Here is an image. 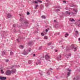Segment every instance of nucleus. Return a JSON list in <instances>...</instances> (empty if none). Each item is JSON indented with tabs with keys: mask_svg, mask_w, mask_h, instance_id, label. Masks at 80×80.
I'll list each match as a JSON object with an SVG mask.
<instances>
[{
	"mask_svg": "<svg viewBox=\"0 0 80 80\" xmlns=\"http://www.w3.org/2000/svg\"><path fill=\"white\" fill-rule=\"evenodd\" d=\"M20 21L21 22H23L25 24H28L29 23L28 21L27 20V19H25V18L23 17L22 18H21Z\"/></svg>",
	"mask_w": 80,
	"mask_h": 80,
	"instance_id": "f257e3e1",
	"label": "nucleus"
},
{
	"mask_svg": "<svg viewBox=\"0 0 80 80\" xmlns=\"http://www.w3.org/2000/svg\"><path fill=\"white\" fill-rule=\"evenodd\" d=\"M16 72V69H13L12 71V72L9 70H8L6 72V74L7 75H11V73H15Z\"/></svg>",
	"mask_w": 80,
	"mask_h": 80,
	"instance_id": "f03ea898",
	"label": "nucleus"
},
{
	"mask_svg": "<svg viewBox=\"0 0 80 80\" xmlns=\"http://www.w3.org/2000/svg\"><path fill=\"white\" fill-rule=\"evenodd\" d=\"M66 14L68 15H70V13H71L72 15H74V14H75L74 12H68V11H66Z\"/></svg>",
	"mask_w": 80,
	"mask_h": 80,
	"instance_id": "7ed1b4c3",
	"label": "nucleus"
},
{
	"mask_svg": "<svg viewBox=\"0 0 80 80\" xmlns=\"http://www.w3.org/2000/svg\"><path fill=\"white\" fill-rule=\"evenodd\" d=\"M71 48H72V49H74V51H76L77 50V48H75V47L73 44L71 45Z\"/></svg>",
	"mask_w": 80,
	"mask_h": 80,
	"instance_id": "20e7f679",
	"label": "nucleus"
},
{
	"mask_svg": "<svg viewBox=\"0 0 80 80\" xmlns=\"http://www.w3.org/2000/svg\"><path fill=\"white\" fill-rule=\"evenodd\" d=\"M7 17L8 18H10L12 17V15L10 13H8L7 15Z\"/></svg>",
	"mask_w": 80,
	"mask_h": 80,
	"instance_id": "39448f33",
	"label": "nucleus"
},
{
	"mask_svg": "<svg viewBox=\"0 0 80 80\" xmlns=\"http://www.w3.org/2000/svg\"><path fill=\"white\" fill-rule=\"evenodd\" d=\"M7 79V77H3L2 76H0V80H6Z\"/></svg>",
	"mask_w": 80,
	"mask_h": 80,
	"instance_id": "423d86ee",
	"label": "nucleus"
},
{
	"mask_svg": "<svg viewBox=\"0 0 80 80\" xmlns=\"http://www.w3.org/2000/svg\"><path fill=\"white\" fill-rule=\"evenodd\" d=\"M45 58L47 60H49L50 59V56L48 55H46Z\"/></svg>",
	"mask_w": 80,
	"mask_h": 80,
	"instance_id": "0eeeda50",
	"label": "nucleus"
},
{
	"mask_svg": "<svg viewBox=\"0 0 80 80\" xmlns=\"http://www.w3.org/2000/svg\"><path fill=\"white\" fill-rule=\"evenodd\" d=\"M74 35H75L76 36L77 35H79V33H78V31H75Z\"/></svg>",
	"mask_w": 80,
	"mask_h": 80,
	"instance_id": "6e6552de",
	"label": "nucleus"
},
{
	"mask_svg": "<svg viewBox=\"0 0 80 80\" xmlns=\"http://www.w3.org/2000/svg\"><path fill=\"white\" fill-rule=\"evenodd\" d=\"M40 8L42 9H43V6L42 5H41Z\"/></svg>",
	"mask_w": 80,
	"mask_h": 80,
	"instance_id": "1a4fd4ad",
	"label": "nucleus"
},
{
	"mask_svg": "<svg viewBox=\"0 0 80 80\" xmlns=\"http://www.w3.org/2000/svg\"><path fill=\"white\" fill-rule=\"evenodd\" d=\"M42 18H44V19H45L46 18V17L45 16H42Z\"/></svg>",
	"mask_w": 80,
	"mask_h": 80,
	"instance_id": "9d476101",
	"label": "nucleus"
},
{
	"mask_svg": "<svg viewBox=\"0 0 80 80\" xmlns=\"http://www.w3.org/2000/svg\"><path fill=\"white\" fill-rule=\"evenodd\" d=\"M50 30V29L49 28H48L47 29H46V32H48V30Z\"/></svg>",
	"mask_w": 80,
	"mask_h": 80,
	"instance_id": "9b49d317",
	"label": "nucleus"
},
{
	"mask_svg": "<svg viewBox=\"0 0 80 80\" xmlns=\"http://www.w3.org/2000/svg\"><path fill=\"white\" fill-rule=\"evenodd\" d=\"M37 1H38V2H40V3H42V1H40V0H37Z\"/></svg>",
	"mask_w": 80,
	"mask_h": 80,
	"instance_id": "f8f14e48",
	"label": "nucleus"
},
{
	"mask_svg": "<svg viewBox=\"0 0 80 80\" xmlns=\"http://www.w3.org/2000/svg\"><path fill=\"white\" fill-rule=\"evenodd\" d=\"M51 44H52V42H50L48 44V46H49V45H51Z\"/></svg>",
	"mask_w": 80,
	"mask_h": 80,
	"instance_id": "ddd939ff",
	"label": "nucleus"
},
{
	"mask_svg": "<svg viewBox=\"0 0 80 80\" xmlns=\"http://www.w3.org/2000/svg\"><path fill=\"white\" fill-rule=\"evenodd\" d=\"M20 48H21L22 49H23V46L22 45H21L20 46Z\"/></svg>",
	"mask_w": 80,
	"mask_h": 80,
	"instance_id": "4468645a",
	"label": "nucleus"
},
{
	"mask_svg": "<svg viewBox=\"0 0 80 80\" xmlns=\"http://www.w3.org/2000/svg\"><path fill=\"white\" fill-rule=\"evenodd\" d=\"M55 12H59L60 11V9H56V10H55Z\"/></svg>",
	"mask_w": 80,
	"mask_h": 80,
	"instance_id": "2eb2a0df",
	"label": "nucleus"
},
{
	"mask_svg": "<svg viewBox=\"0 0 80 80\" xmlns=\"http://www.w3.org/2000/svg\"><path fill=\"white\" fill-rule=\"evenodd\" d=\"M28 63H29V64H30V63H32V61H29L28 62Z\"/></svg>",
	"mask_w": 80,
	"mask_h": 80,
	"instance_id": "dca6fc26",
	"label": "nucleus"
},
{
	"mask_svg": "<svg viewBox=\"0 0 80 80\" xmlns=\"http://www.w3.org/2000/svg\"><path fill=\"white\" fill-rule=\"evenodd\" d=\"M70 7H73V5L72 4H70Z\"/></svg>",
	"mask_w": 80,
	"mask_h": 80,
	"instance_id": "f3484780",
	"label": "nucleus"
},
{
	"mask_svg": "<svg viewBox=\"0 0 80 80\" xmlns=\"http://www.w3.org/2000/svg\"><path fill=\"white\" fill-rule=\"evenodd\" d=\"M73 10V11H74L75 12H77V9H74Z\"/></svg>",
	"mask_w": 80,
	"mask_h": 80,
	"instance_id": "a211bd4d",
	"label": "nucleus"
},
{
	"mask_svg": "<svg viewBox=\"0 0 80 80\" xmlns=\"http://www.w3.org/2000/svg\"><path fill=\"white\" fill-rule=\"evenodd\" d=\"M25 53V52H23V54L24 55H27V54H28V53H27L26 52H24Z\"/></svg>",
	"mask_w": 80,
	"mask_h": 80,
	"instance_id": "6ab92c4d",
	"label": "nucleus"
},
{
	"mask_svg": "<svg viewBox=\"0 0 80 80\" xmlns=\"http://www.w3.org/2000/svg\"><path fill=\"white\" fill-rule=\"evenodd\" d=\"M44 38H45V39H47V38H47V36H45L44 37Z\"/></svg>",
	"mask_w": 80,
	"mask_h": 80,
	"instance_id": "aec40b11",
	"label": "nucleus"
},
{
	"mask_svg": "<svg viewBox=\"0 0 80 80\" xmlns=\"http://www.w3.org/2000/svg\"><path fill=\"white\" fill-rule=\"evenodd\" d=\"M27 15H30V12H28L27 13Z\"/></svg>",
	"mask_w": 80,
	"mask_h": 80,
	"instance_id": "412c9836",
	"label": "nucleus"
},
{
	"mask_svg": "<svg viewBox=\"0 0 80 80\" xmlns=\"http://www.w3.org/2000/svg\"><path fill=\"white\" fill-rule=\"evenodd\" d=\"M14 33H16L17 32V30H16V29H14Z\"/></svg>",
	"mask_w": 80,
	"mask_h": 80,
	"instance_id": "4be33fe9",
	"label": "nucleus"
},
{
	"mask_svg": "<svg viewBox=\"0 0 80 80\" xmlns=\"http://www.w3.org/2000/svg\"><path fill=\"white\" fill-rule=\"evenodd\" d=\"M70 75V72H68V76H69Z\"/></svg>",
	"mask_w": 80,
	"mask_h": 80,
	"instance_id": "5701e85b",
	"label": "nucleus"
},
{
	"mask_svg": "<svg viewBox=\"0 0 80 80\" xmlns=\"http://www.w3.org/2000/svg\"><path fill=\"white\" fill-rule=\"evenodd\" d=\"M38 7V5L37 4L36 5V6L35 8V9H36Z\"/></svg>",
	"mask_w": 80,
	"mask_h": 80,
	"instance_id": "b1692460",
	"label": "nucleus"
},
{
	"mask_svg": "<svg viewBox=\"0 0 80 80\" xmlns=\"http://www.w3.org/2000/svg\"><path fill=\"white\" fill-rule=\"evenodd\" d=\"M40 38L38 37H37V38H36V40H38V39H40Z\"/></svg>",
	"mask_w": 80,
	"mask_h": 80,
	"instance_id": "393cba45",
	"label": "nucleus"
},
{
	"mask_svg": "<svg viewBox=\"0 0 80 80\" xmlns=\"http://www.w3.org/2000/svg\"><path fill=\"white\" fill-rule=\"evenodd\" d=\"M13 52H10V55H13Z\"/></svg>",
	"mask_w": 80,
	"mask_h": 80,
	"instance_id": "a878e982",
	"label": "nucleus"
},
{
	"mask_svg": "<svg viewBox=\"0 0 80 80\" xmlns=\"http://www.w3.org/2000/svg\"><path fill=\"white\" fill-rule=\"evenodd\" d=\"M1 73H3L4 72H3V70H1Z\"/></svg>",
	"mask_w": 80,
	"mask_h": 80,
	"instance_id": "bb28decb",
	"label": "nucleus"
},
{
	"mask_svg": "<svg viewBox=\"0 0 80 80\" xmlns=\"http://www.w3.org/2000/svg\"><path fill=\"white\" fill-rule=\"evenodd\" d=\"M48 75H50V71H48Z\"/></svg>",
	"mask_w": 80,
	"mask_h": 80,
	"instance_id": "cd10ccee",
	"label": "nucleus"
},
{
	"mask_svg": "<svg viewBox=\"0 0 80 80\" xmlns=\"http://www.w3.org/2000/svg\"><path fill=\"white\" fill-rule=\"evenodd\" d=\"M46 5L47 6V7H48V6H49V4H48V3H47L46 4Z\"/></svg>",
	"mask_w": 80,
	"mask_h": 80,
	"instance_id": "c85d7f7f",
	"label": "nucleus"
},
{
	"mask_svg": "<svg viewBox=\"0 0 80 80\" xmlns=\"http://www.w3.org/2000/svg\"><path fill=\"white\" fill-rule=\"evenodd\" d=\"M41 35L42 36H44L45 35H44V34H43V33H41Z\"/></svg>",
	"mask_w": 80,
	"mask_h": 80,
	"instance_id": "c756f323",
	"label": "nucleus"
},
{
	"mask_svg": "<svg viewBox=\"0 0 80 80\" xmlns=\"http://www.w3.org/2000/svg\"><path fill=\"white\" fill-rule=\"evenodd\" d=\"M71 22H73V21H75V20L73 19H72V20H71Z\"/></svg>",
	"mask_w": 80,
	"mask_h": 80,
	"instance_id": "7c9ffc66",
	"label": "nucleus"
},
{
	"mask_svg": "<svg viewBox=\"0 0 80 80\" xmlns=\"http://www.w3.org/2000/svg\"><path fill=\"white\" fill-rule=\"evenodd\" d=\"M17 26V25H15V24H14L13 25V27H15L16 26Z\"/></svg>",
	"mask_w": 80,
	"mask_h": 80,
	"instance_id": "2f4dec72",
	"label": "nucleus"
},
{
	"mask_svg": "<svg viewBox=\"0 0 80 80\" xmlns=\"http://www.w3.org/2000/svg\"><path fill=\"white\" fill-rule=\"evenodd\" d=\"M40 75H43V72H41V73H40Z\"/></svg>",
	"mask_w": 80,
	"mask_h": 80,
	"instance_id": "473e14b6",
	"label": "nucleus"
},
{
	"mask_svg": "<svg viewBox=\"0 0 80 80\" xmlns=\"http://www.w3.org/2000/svg\"><path fill=\"white\" fill-rule=\"evenodd\" d=\"M40 63H41V62H39L38 63H36V65H37L38 64H40Z\"/></svg>",
	"mask_w": 80,
	"mask_h": 80,
	"instance_id": "72a5a7b5",
	"label": "nucleus"
},
{
	"mask_svg": "<svg viewBox=\"0 0 80 80\" xmlns=\"http://www.w3.org/2000/svg\"><path fill=\"white\" fill-rule=\"evenodd\" d=\"M8 61H9V60H8V59L6 60V62H8Z\"/></svg>",
	"mask_w": 80,
	"mask_h": 80,
	"instance_id": "f704fd0d",
	"label": "nucleus"
},
{
	"mask_svg": "<svg viewBox=\"0 0 80 80\" xmlns=\"http://www.w3.org/2000/svg\"><path fill=\"white\" fill-rule=\"evenodd\" d=\"M66 35H67V36H68V34L66 33Z\"/></svg>",
	"mask_w": 80,
	"mask_h": 80,
	"instance_id": "c9c22d12",
	"label": "nucleus"
},
{
	"mask_svg": "<svg viewBox=\"0 0 80 80\" xmlns=\"http://www.w3.org/2000/svg\"><path fill=\"white\" fill-rule=\"evenodd\" d=\"M35 3H38V2L36 1H35Z\"/></svg>",
	"mask_w": 80,
	"mask_h": 80,
	"instance_id": "e433bc0d",
	"label": "nucleus"
},
{
	"mask_svg": "<svg viewBox=\"0 0 80 80\" xmlns=\"http://www.w3.org/2000/svg\"><path fill=\"white\" fill-rule=\"evenodd\" d=\"M41 48H41V47H39V50H40V49H41Z\"/></svg>",
	"mask_w": 80,
	"mask_h": 80,
	"instance_id": "4c0bfd02",
	"label": "nucleus"
},
{
	"mask_svg": "<svg viewBox=\"0 0 80 80\" xmlns=\"http://www.w3.org/2000/svg\"><path fill=\"white\" fill-rule=\"evenodd\" d=\"M57 34V35H59V34H60V33H59V32H58Z\"/></svg>",
	"mask_w": 80,
	"mask_h": 80,
	"instance_id": "58836bf2",
	"label": "nucleus"
},
{
	"mask_svg": "<svg viewBox=\"0 0 80 80\" xmlns=\"http://www.w3.org/2000/svg\"><path fill=\"white\" fill-rule=\"evenodd\" d=\"M31 49H30L29 50V52H30V51H31Z\"/></svg>",
	"mask_w": 80,
	"mask_h": 80,
	"instance_id": "ea45409f",
	"label": "nucleus"
},
{
	"mask_svg": "<svg viewBox=\"0 0 80 80\" xmlns=\"http://www.w3.org/2000/svg\"><path fill=\"white\" fill-rule=\"evenodd\" d=\"M57 8H60V7H57Z\"/></svg>",
	"mask_w": 80,
	"mask_h": 80,
	"instance_id": "a19ab883",
	"label": "nucleus"
},
{
	"mask_svg": "<svg viewBox=\"0 0 80 80\" xmlns=\"http://www.w3.org/2000/svg\"><path fill=\"white\" fill-rule=\"evenodd\" d=\"M80 24H78V27H80Z\"/></svg>",
	"mask_w": 80,
	"mask_h": 80,
	"instance_id": "79ce46f5",
	"label": "nucleus"
},
{
	"mask_svg": "<svg viewBox=\"0 0 80 80\" xmlns=\"http://www.w3.org/2000/svg\"><path fill=\"white\" fill-rule=\"evenodd\" d=\"M55 52H58V51L57 50H55Z\"/></svg>",
	"mask_w": 80,
	"mask_h": 80,
	"instance_id": "37998d69",
	"label": "nucleus"
},
{
	"mask_svg": "<svg viewBox=\"0 0 80 80\" xmlns=\"http://www.w3.org/2000/svg\"><path fill=\"white\" fill-rule=\"evenodd\" d=\"M64 3H66V1H64Z\"/></svg>",
	"mask_w": 80,
	"mask_h": 80,
	"instance_id": "c03bdc74",
	"label": "nucleus"
},
{
	"mask_svg": "<svg viewBox=\"0 0 80 80\" xmlns=\"http://www.w3.org/2000/svg\"><path fill=\"white\" fill-rule=\"evenodd\" d=\"M77 80H79V78H77Z\"/></svg>",
	"mask_w": 80,
	"mask_h": 80,
	"instance_id": "a18cd8bd",
	"label": "nucleus"
},
{
	"mask_svg": "<svg viewBox=\"0 0 80 80\" xmlns=\"http://www.w3.org/2000/svg\"><path fill=\"white\" fill-rule=\"evenodd\" d=\"M46 2H48V0H46Z\"/></svg>",
	"mask_w": 80,
	"mask_h": 80,
	"instance_id": "49530a36",
	"label": "nucleus"
},
{
	"mask_svg": "<svg viewBox=\"0 0 80 80\" xmlns=\"http://www.w3.org/2000/svg\"><path fill=\"white\" fill-rule=\"evenodd\" d=\"M33 55L34 57H35V54H34Z\"/></svg>",
	"mask_w": 80,
	"mask_h": 80,
	"instance_id": "de8ad7c7",
	"label": "nucleus"
},
{
	"mask_svg": "<svg viewBox=\"0 0 80 80\" xmlns=\"http://www.w3.org/2000/svg\"><path fill=\"white\" fill-rule=\"evenodd\" d=\"M68 71H69V72H70V71H71V70H68Z\"/></svg>",
	"mask_w": 80,
	"mask_h": 80,
	"instance_id": "09e8293b",
	"label": "nucleus"
},
{
	"mask_svg": "<svg viewBox=\"0 0 80 80\" xmlns=\"http://www.w3.org/2000/svg\"><path fill=\"white\" fill-rule=\"evenodd\" d=\"M59 57H60H60H61V55H60Z\"/></svg>",
	"mask_w": 80,
	"mask_h": 80,
	"instance_id": "8fccbe9b",
	"label": "nucleus"
},
{
	"mask_svg": "<svg viewBox=\"0 0 80 80\" xmlns=\"http://www.w3.org/2000/svg\"><path fill=\"white\" fill-rule=\"evenodd\" d=\"M78 21H79V22H80V19H79V20H78Z\"/></svg>",
	"mask_w": 80,
	"mask_h": 80,
	"instance_id": "3c124183",
	"label": "nucleus"
},
{
	"mask_svg": "<svg viewBox=\"0 0 80 80\" xmlns=\"http://www.w3.org/2000/svg\"><path fill=\"white\" fill-rule=\"evenodd\" d=\"M54 22H56V20H54Z\"/></svg>",
	"mask_w": 80,
	"mask_h": 80,
	"instance_id": "603ef678",
	"label": "nucleus"
},
{
	"mask_svg": "<svg viewBox=\"0 0 80 80\" xmlns=\"http://www.w3.org/2000/svg\"><path fill=\"white\" fill-rule=\"evenodd\" d=\"M78 40H80V38H79Z\"/></svg>",
	"mask_w": 80,
	"mask_h": 80,
	"instance_id": "864d4df0",
	"label": "nucleus"
},
{
	"mask_svg": "<svg viewBox=\"0 0 80 80\" xmlns=\"http://www.w3.org/2000/svg\"><path fill=\"white\" fill-rule=\"evenodd\" d=\"M19 15H20V16H22V15H21V14H19Z\"/></svg>",
	"mask_w": 80,
	"mask_h": 80,
	"instance_id": "5fc2aeb1",
	"label": "nucleus"
},
{
	"mask_svg": "<svg viewBox=\"0 0 80 80\" xmlns=\"http://www.w3.org/2000/svg\"><path fill=\"white\" fill-rule=\"evenodd\" d=\"M65 37H67V35H66L65 36Z\"/></svg>",
	"mask_w": 80,
	"mask_h": 80,
	"instance_id": "6e6d98bb",
	"label": "nucleus"
},
{
	"mask_svg": "<svg viewBox=\"0 0 80 80\" xmlns=\"http://www.w3.org/2000/svg\"><path fill=\"white\" fill-rule=\"evenodd\" d=\"M19 40L18 39H17V40Z\"/></svg>",
	"mask_w": 80,
	"mask_h": 80,
	"instance_id": "4d7b16f0",
	"label": "nucleus"
},
{
	"mask_svg": "<svg viewBox=\"0 0 80 80\" xmlns=\"http://www.w3.org/2000/svg\"><path fill=\"white\" fill-rule=\"evenodd\" d=\"M45 34L46 35V34H47V32H45Z\"/></svg>",
	"mask_w": 80,
	"mask_h": 80,
	"instance_id": "13d9d810",
	"label": "nucleus"
},
{
	"mask_svg": "<svg viewBox=\"0 0 80 80\" xmlns=\"http://www.w3.org/2000/svg\"><path fill=\"white\" fill-rule=\"evenodd\" d=\"M3 53H4V52H3L2 53V54H3Z\"/></svg>",
	"mask_w": 80,
	"mask_h": 80,
	"instance_id": "bf43d9fd",
	"label": "nucleus"
},
{
	"mask_svg": "<svg viewBox=\"0 0 80 80\" xmlns=\"http://www.w3.org/2000/svg\"><path fill=\"white\" fill-rule=\"evenodd\" d=\"M65 9H66V10H67V8H65Z\"/></svg>",
	"mask_w": 80,
	"mask_h": 80,
	"instance_id": "052dcab7",
	"label": "nucleus"
},
{
	"mask_svg": "<svg viewBox=\"0 0 80 80\" xmlns=\"http://www.w3.org/2000/svg\"><path fill=\"white\" fill-rule=\"evenodd\" d=\"M18 27H19V26H18Z\"/></svg>",
	"mask_w": 80,
	"mask_h": 80,
	"instance_id": "680f3d73",
	"label": "nucleus"
},
{
	"mask_svg": "<svg viewBox=\"0 0 80 80\" xmlns=\"http://www.w3.org/2000/svg\"><path fill=\"white\" fill-rule=\"evenodd\" d=\"M68 56H70V55H68Z\"/></svg>",
	"mask_w": 80,
	"mask_h": 80,
	"instance_id": "e2e57ef3",
	"label": "nucleus"
},
{
	"mask_svg": "<svg viewBox=\"0 0 80 80\" xmlns=\"http://www.w3.org/2000/svg\"><path fill=\"white\" fill-rule=\"evenodd\" d=\"M29 39H30V38H29V39H28V40H29Z\"/></svg>",
	"mask_w": 80,
	"mask_h": 80,
	"instance_id": "0e129e2a",
	"label": "nucleus"
},
{
	"mask_svg": "<svg viewBox=\"0 0 80 80\" xmlns=\"http://www.w3.org/2000/svg\"><path fill=\"white\" fill-rule=\"evenodd\" d=\"M28 26V25H27V26Z\"/></svg>",
	"mask_w": 80,
	"mask_h": 80,
	"instance_id": "69168bd1",
	"label": "nucleus"
},
{
	"mask_svg": "<svg viewBox=\"0 0 80 80\" xmlns=\"http://www.w3.org/2000/svg\"><path fill=\"white\" fill-rule=\"evenodd\" d=\"M50 69H52V68H50Z\"/></svg>",
	"mask_w": 80,
	"mask_h": 80,
	"instance_id": "338daca9",
	"label": "nucleus"
}]
</instances>
